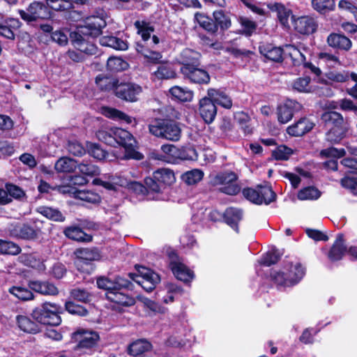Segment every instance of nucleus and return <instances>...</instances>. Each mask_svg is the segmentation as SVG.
Returning <instances> with one entry per match:
<instances>
[{"mask_svg":"<svg viewBox=\"0 0 357 357\" xmlns=\"http://www.w3.org/2000/svg\"><path fill=\"white\" fill-rule=\"evenodd\" d=\"M20 26V22L18 20L10 18L0 24V35L8 39H13L14 31Z\"/></svg>","mask_w":357,"mask_h":357,"instance_id":"f704fd0d","label":"nucleus"},{"mask_svg":"<svg viewBox=\"0 0 357 357\" xmlns=\"http://www.w3.org/2000/svg\"><path fill=\"white\" fill-rule=\"evenodd\" d=\"M87 150L89 155L97 160H101L107 158V153L99 144L89 143L87 144Z\"/></svg>","mask_w":357,"mask_h":357,"instance_id":"6e6d98bb","label":"nucleus"},{"mask_svg":"<svg viewBox=\"0 0 357 357\" xmlns=\"http://www.w3.org/2000/svg\"><path fill=\"white\" fill-rule=\"evenodd\" d=\"M21 249L11 241L0 240V252L4 255H15L20 253Z\"/></svg>","mask_w":357,"mask_h":357,"instance_id":"5fc2aeb1","label":"nucleus"},{"mask_svg":"<svg viewBox=\"0 0 357 357\" xmlns=\"http://www.w3.org/2000/svg\"><path fill=\"white\" fill-rule=\"evenodd\" d=\"M16 322L18 327L23 331L29 333H36L39 331L38 324L25 315H17Z\"/></svg>","mask_w":357,"mask_h":357,"instance_id":"58836bf2","label":"nucleus"},{"mask_svg":"<svg viewBox=\"0 0 357 357\" xmlns=\"http://www.w3.org/2000/svg\"><path fill=\"white\" fill-rule=\"evenodd\" d=\"M70 39L74 47L81 53L93 55L98 52V48L93 42L94 38H91L89 36L74 31L70 33Z\"/></svg>","mask_w":357,"mask_h":357,"instance_id":"f8f14e48","label":"nucleus"},{"mask_svg":"<svg viewBox=\"0 0 357 357\" xmlns=\"http://www.w3.org/2000/svg\"><path fill=\"white\" fill-rule=\"evenodd\" d=\"M210 178L211 183L214 186H220V190L225 194L235 195L241 190L237 183L238 176L234 172H220L211 175Z\"/></svg>","mask_w":357,"mask_h":357,"instance_id":"423d86ee","label":"nucleus"},{"mask_svg":"<svg viewBox=\"0 0 357 357\" xmlns=\"http://www.w3.org/2000/svg\"><path fill=\"white\" fill-rule=\"evenodd\" d=\"M61 307L52 303H44L36 307L31 313V316L38 323L44 325L59 326L61 322L59 315Z\"/></svg>","mask_w":357,"mask_h":357,"instance_id":"39448f33","label":"nucleus"},{"mask_svg":"<svg viewBox=\"0 0 357 357\" xmlns=\"http://www.w3.org/2000/svg\"><path fill=\"white\" fill-rule=\"evenodd\" d=\"M268 7L271 10L277 13L278 18L283 26L288 25L289 18L291 15L289 9H287L284 5L279 3L269 4Z\"/></svg>","mask_w":357,"mask_h":357,"instance_id":"a19ab883","label":"nucleus"},{"mask_svg":"<svg viewBox=\"0 0 357 357\" xmlns=\"http://www.w3.org/2000/svg\"><path fill=\"white\" fill-rule=\"evenodd\" d=\"M199 112L206 123H212L217 114L215 105L212 102L210 97H204L199 100Z\"/></svg>","mask_w":357,"mask_h":357,"instance_id":"aec40b11","label":"nucleus"},{"mask_svg":"<svg viewBox=\"0 0 357 357\" xmlns=\"http://www.w3.org/2000/svg\"><path fill=\"white\" fill-rule=\"evenodd\" d=\"M77 168L79 169V172L85 175L88 176H96L100 174L99 168L92 163H79L77 164Z\"/></svg>","mask_w":357,"mask_h":357,"instance_id":"680f3d73","label":"nucleus"},{"mask_svg":"<svg viewBox=\"0 0 357 357\" xmlns=\"http://www.w3.org/2000/svg\"><path fill=\"white\" fill-rule=\"evenodd\" d=\"M77 167V162L68 157H62L55 163L54 168L58 172H73Z\"/></svg>","mask_w":357,"mask_h":357,"instance_id":"37998d69","label":"nucleus"},{"mask_svg":"<svg viewBox=\"0 0 357 357\" xmlns=\"http://www.w3.org/2000/svg\"><path fill=\"white\" fill-rule=\"evenodd\" d=\"M259 49L260 53L269 60L279 62L282 59L283 51L279 47H275L272 44H265L260 45Z\"/></svg>","mask_w":357,"mask_h":357,"instance_id":"7c9ffc66","label":"nucleus"},{"mask_svg":"<svg viewBox=\"0 0 357 357\" xmlns=\"http://www.w3.org/2000/svg\"><path fill=\"white\" fill-rule=\"evenodd\" d=\"M103 114L108 118L116 121H120L127 124H131L134 122V125H136L135 119L126 114L116 109L110 107H104Z\"/></svg>","mask_w":357,"mask_h":357,"instance_id":"4c0bfd02","label":"nucleus"},{"mask_svg":"<svg viewBox=\"0 0 357 357\" xmlns=\"http://www.w3.org/2000/svg\"><path fill=\"white\" fill-rule=\"evenodd\" d=\"M301 109V105L293 100H287L283 105L278 107V119L281 123L289 121L294 112Z\"/></svg>","mask_w":357,"mask_h":357,"instance_id":"6ab92c4d","label":"nucleus"},{"mask_svg":"<svg viewBox=\"0 0 357 357\" xmlns=\"http://www.w3.org/2000/svg\"><path fill=\"white\" fill-rule=\"evenodd\" d=\"M135 25L138 29V32L141 34L142 38V40L139 43H143L145 46H149V40L151 38V33L153 31V29L144 24L142 25L139 21H137Z\"/></svg>","mask_w":357,"mask_h":357,"instance_id":"13d9d810","label":"nucleus"},{"mask_svg":"<svg viewBox=\"0 0 357 357\" xmlns=\"http://www.w3.org/2000/svg\"><path fill=\"white\" fill-rule=\"evenodd\" d=\"M142 91V87L134 83H118L115 88V94L117 97L130 102L136 101Z\"/></svg>","mask_w":357,"mask_h":357,"instance_id":"a211bd4d","label":"nucleus"},{"mask_svg":"<svg viewBox=\"0 0 357 357\" xmlns=\"http://www.w3.org/2000/svg\"><path fill=\"white\" fill-rule=\"evenodd\" d=\"M47 6L56 11L70 9V3L66 0H46Z\"/></svg>","mask_w":357,"mask_h":357,"instance_id":"338daca9","label":"nucleus"},{"mask_svg":"<svg viewBox=\"0 0 357 357\" xmlns=\"http://www.w3.org/2000/svg\"><path fill=\"white\" fill-rule=\"evenodd\" d=\"M312 4L314 9L321 13L331 11L333 10L335 7L333 0H312Z\"/></svg>","mask_w":357,"mask_h":357,"instance_id":"603ef678","label":"nucleus"},{"mask_svg":"<svg viewBox=\"0 0 357 357\" xmlns=\"http://www.w3.org/2000/svg\"><path fill=\"white\" fill-rule=\"evenodd\" d=\"M207 96L215 105L218 104L226 109H229L232 106L231 98L221 89L210 88L207 91Z\"/></svg>","mask_w":357,"mask_h":357,"instance_id":"b1692460","label":"nucleus"},{"mask_svg":"<svg viewBox=\"0 0 357 357\" xmlns=\"http://www.w3.org/2000/svg\"><path fill=\"white\" fill-rule=\"evenodd\" d=\"M154 76L158 79H169L175 78L176 73L169 63H162L153 72Z\"/></svg>","mask_w":357,"mask_h":357,"instance_id":"a18cd8bd","label":"nucleus"},{"mask_svg":"<svg viewBox=\"0 0 357 357\" xmlns=\"http://www.w3.org/2000/svg\"><path fill=\"white\" fill-rule=\"evenodd\" d=\"M180 70L184 78L192 83L208 84L210 82L211 77L208 73L204 69L198 68V66L181 67Z\"/></svg>","mask_w":357,"mask_h":357,"instance_id":"dca6fc26","label":"nucleus"},{"mask_svg":"<svg viewBox=\"0 0 357 357\" xmlns=\"http://www.w3.org/2000/svg\"><path fill=\"white\" fill-rule=\"evenodd\" d=\"M347 250V246L344 243L343 236L338 235L328 252V258L333 261H339L342 259Z\"/></svg>","mask_w":357,"mask_h":357,"instance_id":"cd10ccee","label":"nucleus"},{"mask_svg":"<svg viewBox=\"0 0 357 357\" xmlns=\"http://www.w3.org/2000/svg\"><path fill=\"white\" fill-rule=\"evenodd\" d=\"M169 93L173 98L180 102H190L193 98V92L191 90L178 86L172 87Z\"/></svg>","mask_w":357,"mask_h":357,"instance_id":"ea45409f","label":"nucleus"},{"mask_svg":"<svg viewBox=\"0 0 357 357\" xmlns=\"http://www.w3.org/2000/svg\"><path fill=\"white\" fill-rule=\"evenodd\" d=\"M130 282L123 277L116 276L114 280L107 277H100L97 279V285L100 289L106 291V298L111 302L119 305L130 306L134 305L135 300L125 294L122 289L128 288Z\"/></svg>","mask_w":357,"mask_h":357,"instance_id":"f03ea898","label":"nucleus"},{"mask_svg":"<svg viewBox=\"0 0 357 357\" xmlns=\"http://www.w3.org/2000/svg\"><path fill=\"white\" fill-rule=\"evenodd\" d=\"M10 235L22 239H32L36 236V230L27 225H17L10 230Z\"/></svg>","mask_w":357,"mask_h":357,"instance_id":"c756f323","label":"nucleus"},{"mask_svg":"<svg viewBox=\"0 0 357 357\" xmlns=\"http://www.w3.org/2000/svg\"><path fill=\"white\" fill-rule=\"evenodd\" d=\"M321 195V192L314 187H307L298 193V198L301 200L317 199Z\"/></svg>","mask_w":357,"mask_h":357,"instance_id":"4d7b16f0","label":"nucleus"},{"mask_svg":"<svg viewBox=\"0 0 357 357\" xmlns=\"http://www.w3.org/2000/svg\"><path fill=\"white\" fill-rule=\"evenodd\" d=\"M305 275V268L297 261H287L280 271H273L271 277L279 289L296 285Z\"/></svg>","mask_w":357,"mask_h":357,"instance_id":"7ed1b4c3","label":"nucleus"},{"mask_svg":"<svg viewBox=\"0 0 357 357\" xmlns=\"http://www.w3.org/2000/svg\"><path fill=\"white\" fill-rule=\"evenodd\" d=\"M294 26L295 30L301 34H310L316 30L317 23L314 18L303 16L294 20Z\"/></svg>","mask_w":357,"mask_h":357,"instance_id":"5701e85b","label":"nucleus"},{"mask_svg":"<svg viewBox=\"0 0 357 357\" xmlns=\"http://www.w3.org/2000/svg\"><path fill=\"white\" fill-rule=\"evenodd\" d=\"M99 42L102 46L112 47L116 50L123 51L128 47L126 41L113 36H104L100 38Z\"/></svg>","mask_w":357,"mask_h":357,"instance_id":"72a5a7b5","label":"nucleus"},{"mask_svg":"<svg viewBox=\"0 0 357 357\" xmlns=\"http://www.w3.org/2000/svg\"><path fill=\"white\" fill-rule=\"evenodd\" d=\"M29 287L31 290L43 295L56 296L59 294L58 288L48 281H29Z\"/></svg>","mask_w":357,"mask_h":357,"instance_id":"4be33fe9","label":"nucleus"},{"mask_svg":"<svg viewBox=\"0 0 357 357\" xmlns=\"http://www.w3.org/2000/svg\"><path fill=\"white\" fill-rule=\"evenodd\" d=\"M292 89L305 93H315L319 96H329L332 91L326 84L323 86L315 84V80H312L309 76L299 77L291 83Z\"/></svg>","mask_w":357,"mask_h":357,"instance_id":"6e6552de","label":"nucleus"},{"mask_svg":"<svg viewBox=\"0 0 357 357\" xmlns=\"http://www.w3.org/2000/svg\"><path fill=\"white\" fill-rule=\"evenodd\" d=\"M64 234L68 238L77 241H89L91 239L90 236L76 226L67 227L64 230Z\"/></svg>","mask_w":357,"mask_h":357,"instance_id":"c03bdc74","label":"nucleus"},{"mask_svg":"<svg viewBox=\"0 0 357 357\" xmlns=\"http://www.w3.org/2000/svg\"><path fill=\"white\" fill-rule=\"evenodd\" d=\"M29 287L22 286H13L8 289V292L17 299L28 301L34 299V295Z\"/></svg>","mask_w":357,"mask_h":357,"instance_id":"79ce46f5","label":"nucleus"},{"mask_svg":"<svg viewBox=\"0 0 357 357\" xmlns=\"http://www.w3.org/2000/svg\"><path fill=\"white\" fill-rule=\"evenodd\" d=\"M176 181L174 173L167 168H160L155 171L152 177H147L144 183L148 190L154 192L162 191L167 186Z\"/></svg>","mask_w":357,"mask_h":357,"instance_id":"0eeeda50","label":"nucleus"},{"mask_svg":"<svg viewBox=\"0 0 357 357\" xmlns=\"http://www.w3.org/2000/svg\"><path fill=\"white\" fill-rule=\"evenodd\" d=\"M137 273L130 274V278L146 291H151L160 282L158 273L145 266H137Z\"/></svg>","mask_w":357,"mask_h":357,"instance_id":"9d476101","label":"nucleus"},{"mask_svg":"<svg viewBox=\"0 0 357 357\" xmlns=\"http://www.w3.org/2000/svg\"><path fill=\"white\" fill-rule=\"evenodd\" d=\"M292 151L286 146H279L273 151L272 155L276 160H285L291 155Z\"/></svg>","mask_w":357,"mask_h":357,"instance_id":"0e129e2a","label":"nucleus"},{"mask_svg":"<svg viewBox=\"0 0 357 357\" xmlns=\"http://www.w3.org/2000/svg\"><path fill=\"white\" fill-rule=\"evenodd\" d=\"M39 212L47 218L54 221L63 222L65 220L64 216L59 211L50 207H40Z\"/></svg>","mask_w":357,"mask_h":357,"instance_id":"864d4df0","label":"nucleus"},{"mask_svg":"<svg viewBox=\"0 0 357 357\" xmlns=\"http://www.w3.org/2000/svg\"><path fill=\"white\" fill-rule=\"evenodd\" d=\"M314 124L307 118L301 119L295 124L288 127L287 132L292 136H302L310 131Z\"/></svg>","mask_w":357,"mask_h":357,"instance_id":"393cba45","label":"nucleus"},{"mask_svg":"<svg viewBox=\"0 0 357 357\" xmlns=\"http://www.w3.org/2000/svg\"><path fill=\"white\" fill-rule=\"evenodd\" d=\"M20 14L23 20L29 22L37 19H45L50 15L48 7L39 1L33 2L26 11L20 10Z\"/></svg>","mask_w":357,"mask_h":357,"instance_id":"4468645a","label":"nucleus"},{"mask_svg":"<svg viewBox=\"0 0 357 357\" xmlns=\"http://www.w3.org/2000/svg\"><path fill=\"white\" fill-rule=\"evenodd\" d=\"M106 178V175L105 176ZM107 181L102 178H95L93 183L100 185L108 190H117L118 187L128 186L130 184L128 180L124 176L119 175H108Z\"/></svg>","mask_w":357,"mask_h":357,"instance_id":"412c9836","label":"nucleus"},{"mask_svg":"<svg viewBox=\"0 0 357 357\" xmlns=\"http://www.w3.org/2000/svg\"><path fill=\"white\" fill-rule=\"evenodd\" d=\"M215 24L217 27L219 26L222 29H227L231 26V22L222 10H217L213 13Z\"/></svg>","mask_w":357,"mask_h":357,"instance_id":"052dcab7","label":"nucleus"},{"mask_svg":"<svg viewBox=\"0 0 357 357\" xmlns=\"http://www.w3.org/2000/svg\"><path fill=\"white\" fill-rule=\"evenodd\" d=\"M319 59L320 62L324 63L328 68H335L340 63L337 56L328 52L319 53Z\"/></svg>","mask_w":357,"mask_h":357,"instance_id":"bf43d9fd","label":"nucleus"},{"mask_svg":"<svg viewBox=\"0 0 357 357\" xmlns=\"http://www.w3.org/2000/svg\"><path fill=\"white\" fill-rule=\"evenodd\" d=\"M96 83L102 91H114L118 85V80L114 77L98 75L96 78Z\"/></svg>","mask_w":357,"mask_h":357,"instance_id":"49530a36","label":"nucleus"},{"mask_svg":"<svg viewBox=\"0 0 357 357\" xmlns=\"http://www.w3.org/2000/svg\"><path fill=\"white\" fill-rule=\"evenodd\" d=\"M204 176V172L198 169L186 172L181 176V179L188 185H195L199 182Z\"/></svg>","mask_w":357,"mask_h":357,"instance_id":"de8ad7c7","label":"nucleus"},{"mask_svg":"<svg viewBox=\"0 0 357 357\" xmlns=\"http://www.w3.org/2000/svg\"><path fill=\"white\" fill-rule=\"evenodd\" d=\"M136 50L144 56L147 63H158L162 57L160 52L149 48L143 43H137Z\"/></svg>","mask_w":357,"mask_h":357,"instance_id":"473e14b6","label":"nucleus"},{"mask_svg":"<svg viewBox=\"0 0 357 357\" xmlns=\"http://www.w3.org/2000/svg\"><path fill=\"white\" fill-rule=\"evenodd\" d=\"M169 267L175 277L184 282H190L194 278L193 272L182 263L176 254L169 255Z\"/></svg>","mask_w":357,"mask_h":357,"instance_id":"2eb2a0df","label":"nucleus"},{"mask_svg":"<svg viewBox=\"0 0 357 357\" xmlns=\"http://www.w3.org/2000/svg\"><path fill=\"white\" fill-rule=\"evenodd\" d=\"M66 310L72 314L86 316L88 314L87 310L82 305H77L72 301H67L65 305Z\"/></svg>","mask_w":357,"mask_h":357,"instance_id":"e2e57ef3","label":"nucleus"},{"mask_svg":"<svg viewBox=\"0 0 357 357\" xmlns=\"http://www.w3.org/2000/svg\"><path fill=\"white\" fill-rule=\"evenodd\" d=\"M75 254V264L77 270L86 273H90L93 271L91 262L100 258V254L96 249L80 248L77 249Z\"/></svg>","mask_w":357,"mask_h":357,"instance_id":"9b49d317","label":"nucleus"},{"mask_svg":"<svg viewBox=\"0 0 357 357\" xmlns=\"http://www.w3.org/2000/svg\"><path fill=\"white\" fill-rule=\"evenodd\" d=\"M201 54L193 50H183L179 56V63L182 64L181 67H192L199 65Z\"/></svg>","mask_w":357,"mask_h":357,"instance_id":"bb28decb","label":"nucleus"},{"mask_svg":"<svg viewBox=\"0 0 357 357\" xmlns=\"http://www.w3.org/2000/svg\"><path fill=\"white\" fill-rule=\"evenodd\" d=\"M346 128L344 126L336 128H331L326 135L327 141L331 143H338L344 137L345 135Z\"/></svg>","mask_w":357,"mask_h":357,"instance_id":"3c124183","label":"nucleus"},{"mask_svg":"<svg viewBox=\"0 0 357 357\" xmlns=\"http://www.w3.org/2000/svg\"><path fill=\"white\" fill-rule=\"evenodd\" d=\"M195 20L203 29L211 33L217 31V24L213 20L202 13H196Z\"/></svg>","mask_w":357,"mask_h":357,"instance_id":"09e8293b","label":"nucleus"},{"mask_svg":"<svg viewBox=\"0 0 357 357\" xmlns=\"http://www.w3.org/2000/svg\"><path fill=\"white\" fill-rule=\"evenodd\" d=\"M73 338L78 342L77 350L91 349L96 345L99 335L93 331L79 329L73 333Z\"/></svg>","mask_w":357,"mask_h":357,"instance_id":"f3484780","label":"nucleus"},{"mask_svg":"<svg viewBox=\"0 0 357 357\" xmlns=\"http://www.w3.org/2000/svg\"><path fill=\"white\" fill-rule=\"evenodd\" d=\"M152 351L151 344L146 340H138L130 344L128 351L132 356H137Z\"/></svg>","mask_w":357,"mask_h":357,"instance_id":"c9c22d12","label":"nucleus"},{"mask_svg":"<svg viewBox=\"0 0 357 357\" xmlns=\"http://www.w3.org/2000/svg\"><path fill=\"white\" fill-rule=\"evenodd\" d=\"M149 131L155 137L173 142L181 136L180 124L173 120L155 119L149 123Z\"/></svg>","mask_w":357,"mask_h":357,"instance_id":"20e7f679","label":"nucleus"},{"mask_svg":"<svg viewBox=\"0 0 357 357\" xmlns=\"http://www.w3.org/2000/svg\"><path fill=\"white\" fill-rule=\"evenodd\" d=\"M106 26L105 20L99 16H91L86 19L84 24L76 31L95 38L102 33V29Z\"/></svg>","mask_w":357,"mask_h":357,"instance_id":"ddd939ff","label":"nucleus"},{"mask_svg":"<svg viewBox=\"0 0 357 357\" xmlns=\"http://www.w3.org/2000/svg\"><path fill=\"white\" fill-rule=\"evenodd\" d=\"M279 254L276 250H273L266 252L260 259L259 263L262 265L269 266L278 262Z\"/></svg>","mask_w":357,"mask_h":357,"instance_id":"774afa93","label":"nucleus"},{"mask_svg":"<svg viewBox=\"0 0 357 357\" xmlns=\"http://www.w3.org/2000/svg\"><path fill=\"white\" fill-rule=\"evenodd\" d=\"M128 63L120 57L111 56L108 59L107 68L112 72L122 71L127 69Z\"/></svg>","mask_w":357,"mask_h":357,"instance_id":"8fccbe9b","label":"nucleus"},{"mask_svg":"<svg viewBox=\"0 0 357 357\" xmlns=\"http://www.w3.org/2000/svg\"><path fill=\"white\" fill-rule=\"evenodd\" d=\"M59 190L63 192L75 194L77 198L89 203H97L100 200L99 195L91 191L75 190L70 186H62Z\"/></svg>","mask_w":357,"mask_h":357,"instance_id":"c85d7f7f","label":"nucleus"},{"mask_svg":"<svg viewBox=\"0 0 357 357\" xmlns=\"http://www.w3.org/2000/svg\"><path fill=\"white\" fill-rule=\"evenodd\" d=\"M243 195L246 199L257 205L269 204L276 197L275 193L268 185H258L256 188H245L243 190Z\"/></svg>","mask_w":357,"mask_h":357,"instance_id":"1a4fd4ad","label":"nucleus"},{"mask_svg":"<svg viewBox=\"0 0 357 357\" xmlns=\"http://www.w3.org/2000/svg\"><path fill=\"white\" fill-rule=\"evenodd\" d=\"M99 140L110 145L117 144L125 149V159L142 160L143 155L135 150L136 140L131 133L126 130L119 128H111L99 130L97 132Z\"/></svg>","mask_w":357,"mask_h":357,"instance_id":"f257e3e1","label":"nucleus"},{"mask_svg":"<svg viewBox=\"0 0 357 357\" xmlns=\"http://www.w3.org/2000/svg\"><path fill=\"white\" fill-rule=\"evenodd\" d=\"M182 289L174 284H171L167 287V294L163 298V301L165 303H172L175 299L176 295H181L182 294Z\"/></svg>","mask_w":357,"mask_h":357,"instance_id":"69168bd1","label":"nucleus"},{"mask_svg":"<svg viewBox=\"0 0 357 357\" xmlns=\"http://www.w3.org/2000/svg\"><path fill=\"white\" fill-rule=\"evenodd\" d=\"M321 120L325 123L327 128H336L344 126V119L342 115L336 112H325L321 115Z\"/></svg>","mask_w":357,"mask_h":357,"instance_id":"e433bc0d","label":"nucleus"},{"mask_svg":"<svg viewBox=\"0 0 357 357\" xmlns=\"http://www.w3.org/2000/svg\"><path fill=\"white\" fill-rule=\"evenodd\" d=\"M327 43L330 47L345 51L351 47V40L339 33H331L327 38Z\"/></svg>","mask_w":357,"mask_h":357,"instance_id":"a878e982","label":"nucleus"},{"mask_svg":"<svg viewBox=\"0 0 357 357\" xmlns=\"http://www.w3.org/2000/svg\"><path fill=\"white\" fill-rule=\"evenodd\" d=\"M224 218L226 223L238 232V223L243 218L242 210L234 207L228 208L224 213Z\"/></svg>","mask_w":357,"mask_h":357,"instance_id":"2f4dec72","label":"nucleus"}]
</instances>
